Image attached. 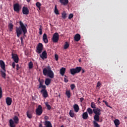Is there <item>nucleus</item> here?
<instances>
[{
    "mask_svg": "<svg viewBox=\"0 0 127 127\" xmlns=\"http://www.w3.org/2000/svg\"><path fill=\"white\" fill-rule=\"evenodd\" d=\"M19 27H17L16 28V33L17 34V37H19L21 34H22V32L23 33V35H25L26 33H27V25L23 24L22 21H20L19 22Z\"/></svg>",
    "mask_w": 127,
    "mask_h": 127,
    "instance_id": "f257e3e1",
    "label": "nucleus"
},
{
    "mask_svg": "<svg viewBox=\"0 0 127 127\" xmlns=\"http://www.w3.org/2000/svg\"><path fill=\"white\" fill-rule=\"evenodd\" d=\"M43 73L44 76H48L49 78H54V72L52 71L51 67L48 66L43 69Z\"/></svg>",
    "mask_w": 127,
    "mask_h": 127,
    "instance_id": "f03ea898",
    "label": "nucleus"
},
{
    "mask_svg": "<svg viewBox=\"0 0 127 127\" xmlns=\"http://www.w3.org/2000/svg\"><path fill=\"white\" fill-rule=\"evenodd\" d=\"M81 71H82V67L81 66H77L75 68H71L70 69V74L73 75L80 73Z\"/></svg>",
    "mask_w": 127,
    "mask_h": 127,
    "instance_id": "7ed1b4c3",
    "label": "nucleus"
},
{
    "mask_svg": "<svg viewBox=\"0 0 127 127\" xmlns=\"http://www.w3.org/2000/svg\"><path fill=\"white\" fill-rule=\"evenodd\" d=\"M43 50V44L42 43H39L38 46H37V49L36 52L38 54H41L42 53Z\"/></svg>",
    "mask_w": 127,
    "mask_h": 127,
    "instance_id": "20e7f679",
    "label": "nucleus"
},
{
    "mask_svg": "<svg viewBox=\"0 0 127 127\" xmlns=\"http://www.w3.org/2000/svg\"><path fill=\"white\" fill-rule=\"evenodd\" d=\"M59 41V34L56 32L53 35L52 41L54 43H57Z\"/></svg>",
    "mask_w": 127,
    "mask_h": 127,
    "instance_id": "39448f33",
    "label": "nucleus"
},
{
    "mask_svg": "<svg viewBox=\"0 0 127 127\" xmlns=\"http://www.w3.org/2000/svg\"><path fill=\"white\" fill-rule=\"evenodd\" d=\"M43 113V109L41 105H39L38 108L36 109V114L37 116H41Z\"/></svg>",
    "mask_w": 127,
    "mask_h": 127,
    "instance_id": "423d86ee",
    "label": "nucleus"
},
{
    "mask_svg": "<svg viewBox=\"0 0 127 127\" xmlns=\"http://www.w3.org/2000/svg\"><path fill=\"white\" fill-rule=\"evenodd\" d=\"M21 7L18 3H16L13 4V9L14 11L17 12V13H19V11H20Z\"/></svg>",
    "mask_w": 127,
    "mask_h": 127,
    "instance_id": "0eeeda50",
    "label": "nucleus"
},
{
    "mask_svg": "<svg viewBox=\"0 0 127 127\" xmlns=\"http://www.w3.org/2000/svg\"><path fill=\"white\" fill-rule=\"evenodd\" d=\"M12 58L15 63H18L19 59L18 58L17 55L15 54H12Z\"/></svg>",
    "mask_w": 127,
    "mask_h": 127,
    "instance_id": "6e6552de",
    "label": "nucleus"
},
{
    "mask_svg": "<svg viewBox=\"0 0 127 127\" xmlns=\"http://www.w3.org/2000/svg\"><path fill=\"white\" fill-rule=\"evenodd\" d=\"M41 93L43 94V97H44V98H47V97H48V93H47V90H46V88H43L41 90Z\"/></svg>",
    "mask_w": 127,
    "mask_h": 127,
    "instance_id": "1a4fd4ad",
    "label": "nucleus"
},
{
    "mask_svg": "<svg viewBox=\"0 0 127 127\" xmlns=\"http://www.w3.org/2000/svg\"><path fill=\"white\" fill-rule=\"evenodd\" d=\"M40 57L44 60V59H47V52L46 51H44L42 54L40 55Z\"/></svg>",
    "mask_w": 127,
    "mask_h": 127,
    "instance_id": "9d476101",
    "label": "nucleus"
},
{
    "mask_svg": "<svg viewBox=\"0 0 127 127\" xmlns=\"http://www.w3.org/2000/svg\"><path fill=\"white\" fill-rule=\"evenodd\" d=\"M22 13H23V14L27 15V14H28L29 13V10L28 9V8H27V7H25V6L23 7Z\"/></svg>",
    "mask_w": 127,
    "mask_h": 127,
    "instance_id": "9b49d317",
    "label": "nucleus"
},
{
    "mask_svg": "<svg viewBox=\"0 0 127 127\" xmlns=\"http://www.w3.org/2000/svg\"><path fill=\"white\" fill-rule=\"evenodd\" d=\"M43 83H44V80L41 79V81L39 82V89H41V88H42V89H46V86L43 85Z\"/></svg>",
    "mask_w": 127,
    "mask_h": 127,
    "instance_id": "f8f14e48",
    "label": "nucleus"
},
{
    "mask_svg": "<svg viewBox=\"0 0 127 127\" xmlns=\"http://www.w3.org/2000/svg\"><path fill=\"white\" fill-rule=\"evenodd\" d=\"M0 66L1 69L5 72V64H4V62L2 60L0 61Z\"/></svg>",
    "mask_w": 127,
    "mask_h": 127,
    "instance_id": "ddd939ff",
    "label": "nucleus"
},
{
    "mask_svg": "<svg viewBox=\"0 0 127 127\" xmlns=\"http://www.w3.org/2000/svg\"><path fill=\"white\" fill-rule=\"evenodd\" d=\"M101 109L99 108H95L93 109V113L95 115H101Z\"/></svg>",
    "mask_w": 127,
    "mask_h": 127,
    "instance_id": "4468645a",
    "label": "nucleus"
},
{
    "mask_svg": "<svg viewBox=\"0 0 127 127\" xmlns=\"http://www.w3.org/2000/svg\"><path fill=\"white\" fill-rule=\"evenodd\" d=\"M44 124L45 127H53L50 121H45Z\"/></svg>",
    "mask_w": 127,
    "mask_h": 127,
    "instance_id": "2eb2a0df",
    "label": "nucleus"
},
{
    "mask_svg": "<svg viewBox=\"0 0 127 127\" xmlns=\"http://www.w3.org/2000/svg\"><path fill=\"white\" fill-rule=\"evenodd\" d=\"M11 103H12V99L10 97H7L6 98V104L7 106H10Z\"/></svg>",
    "mask_w": 127,
    "mask_h": 127,
    "instance_id": "dca6fc26",
    "label": "nucleus"
},
{
    "mask_svg": "<svg viewBox=\"0 0 127 127\" xmlns=\"http://www.w3.org/2000/svg\"><path fill=\"white\" fill-rule=\"evenodd\" d=\"M59 1L63 5H67L69 2L68 0H59Z\"/></svg>",
    "mask_w": 127,
    "mask_h": 127,
    "instance_id": "f3484780",
    "label": "nucleus"
},
{
    "mask_svg": "<svg viewBox=\"0 0 127 127\" xmlns=\"http://www.w3.org/2000/svg\"><path fill=\"white\" fill-rule=\"evenodd\" d=\"M74 39L75 41H77V42L80 41V39H81V36L79 34H76L74 36Z\"/></svg>",
    "mask_w": 127,
    "mask_h": 127,
    "instance_id": "a211bd4d",
    "label": "nucleus"
},
{
    "mask_svg": "<svg viewBox=\"0 0 127 127\" xmlns=\"http://www.w3.org/2000/svg\"><path fill=\"white\" fill-rule=\"evenodd\" d=\"M43 41L45 43H47L48 42V39L47 38V34H44L43 36Z\"/></svg>",
    "mask_w": 127,
    "mask_h": 127,
    "instance_id": "6ab92c4d",
    "label": "nucleus"
},
{
    "mask_svg": "<svg viewBox=\"0 0 127 127\" xmlns=\"http://www.w3.org/2000/svg\"><path fill=\"white\" fill-rule=\"evenodd\" d=\"M45 84L46 85V86H49V85L51 84V79L46 78L45 79Z\"/></svg>",
    "mask_w": 127,
    "mask_h": 127,
    "instance_id": "aec40b11",
    "label": "nucleus"
},
{
    "mask_svg": "<svg viewBox=\"0 0 127 127\" xmlns=\"http://www.w3.org/2000/svg\"><path fill=\"white\" fill-rule=\"evenodd\" d=\"M73 109L74 110V112H75V113H78L79 112V105H78L77 104H74L73 105Z\"/></svg>",
    "mask_w": 127,
    "mask_h": 127,
    "instance_id": "412c9836",
    "label": "nucleus"
},
{
    "mask_svg": "<svg viewBox=\"0 0 127 127\" xmlns=\"http://www.w3.org/2000/svg\"><path fill=\"white\" fill-rule=\"evenodd\" d=\"M115 126L116 127H118L120 125H121V123L120 122V120L119 119H115L114 122Z\"/></svg>",
    "mask_w": 127,
    "mask_h": 127,
    "instance_id": "4be33fe9",
    "label": "nucleus"
},
{
    "mask_svg": "<svg viewBox=\"0 0 127 127\" xmlns=\"http://www.w3.org/2000/svg\"><path fill=\"white\" fill-rule=\"evenodd\" d=\"M65 71H66V68L64 67H62L60 69V74L62 76H64V74H65Z\"/></svg>",
    "mask_w": 127,
    "mask_h": 127,
    "instance_id": "5701e85b",
    "label": "nucleus"
},
{
    "mask_svg": "<svg viewBox=\"0 0 127 127\" xmlns=\"http://www.w3.org/2000/svg\"><path fill=\"white\" fill-rule=\"evenodd\" d=\"M13 120L14 123H15V124H18V123L19 122V119H18V117L17 116H14Z\"/></svg>",
    "mask_w": 127,
    "mask_h": 127,
    "instance_id": "b1692460",
    "label": "nucleus"
},
{
    "mask_svg": "<svg viewBox=\"0 0 127 127\" xmlns=\"http://www.w3.org/2000/svg\"><path fill=\"white\" fill-rule=\"evenodd\" d=\"M100 116L98 115H95L94 117V120L95 122H100Z\"/></svg>",
    "mask_w": 127,
    "mask_h": 127,
    "instance_id": "393cba45",
    "label": "nucleus"
},
{
    "mask_svg": "<svg viewBox=\"0 0 127 127\" xmlns=\"http://www.w3.org/2000/svg\"><path fill=\"white\" fill-rule=\"evenodd\" d=\"M14 122H13V120L12 119H10L9 120V126L10 127H15V125H14Z\"/></svg>",
    "mask_w": 127,
    "mask_h": 127,
    "instance_id": "a878e982",
    "label": "nucleus"
},
{
    "mask_svg": "<svg viewBox=\"0 0 127 127\" xmlns=\"http://www.w3.org/2000/svg\"><path fill=\"white\" fill-rule=\"evenodd\" d=\"M82 118L83 120H87L88 119V113L87 112H84L82 114Z\"/></svg>",
    "mask_w": 127,
    "mask_h": 127,
    "instance_id": "bb28decb",
    "label": "nucleus"
},
{
    "mask_svg": "<svg viewBox=\"0 0 127 127\" xmlns=\"http://www.w3.org/2000/svg\"><path fill=\"white\" fill-rule=\"evenodd\" d=\"M27 117L28 118V119H32V114H31V113L29 111H28L26 113Z\"/></svg>",
    "mask_w": 127,
    "mask_h": 127,
    "instance_id": "cd10ccee",
    "label": "nucleus"
},
{
    "mask_svg": "<svg viewBox=\"0 0 127 127\" xmlns=\"http://www.w3.org/2000/svg\"><path fill=\"white\" fill-rule=\"evenodd\" d=\"M87 112L90 116L91 115H93V110H92V109L90 108H87Z\"/></svg>",
    "mask_w": 127,
    "mask_h": 127,
    "instance_id": "c85d7f7f",
    "label": "nucleus"
},
{
    "mask_svg": "<svg viewBox=\"0 0 127 127\" xmlns=\"http://www.w3.org/2000/svg\"><path fill=\"white\" fill-rule=\"evenodd\" d=\"M65 94L68 99L71 97V93L70 92V91L67 90L65 92Z\"/></svg>",
    "mask_w": 127,
    "mask_h": 127,
    "instance_id": "c756f323",
    "label": "nucleus"
},
{
    "mask_svg": "<svg viewBox=\"0 0 127 127\" xmlns=\"http://www.w3.org/2000/svg\"><path fill=\"white\" fill-rule=\"evenodd\" d=\"M8 27L9 28V31H12L13 29V24L12 23H9L8 25Z\"/></svg>",
    "mask_w": 127,
    "mask_h": 127,
    "instance_id": "7c9ffc66",
    "label": "nucleus"
},
{
    "mask_svg": "<svg viewBox=\"0 0 127 127\" xmlns=\"http://www.w3.org/2000/svg\"><path fill=\"white\" fill-rule=\"evenodd\" d=\"M69 116L71 117V118H74L75 117V114H74V112L72 110H70L69 111Z\"/></svg>",
    "mask_w": 127,
    "mask_h": 127,
    "instance_id": "2f4dec72",
    "label": "nucleus"
},
{
    "mask_svg": "<svg viewBox=\"0 0 127 127\" xmlns=\"http://www.w3.org/2000/svg\"><path fill=\"white\" fill-rule=\"evenodd\" d=\"M1 75L2 78H3L4 79H5L6 77V74H5V72H4L3 71H1Z\"/></svg>",
    "mask_w": 127,
    "mask_h": 127,
    "instance_id": "473e14b6",
    "label": "nucleus"
},
{
    "mask_svg": "<svg viewBox=\"0 0 127 127\" xmlns=\"http://www.w3.org/2000/svg\"><path fill=\"white\" fill-rule=\"evenodd\" d=\"M45 105H46V107H47L48 110H51V106H50V105L48 104V102H46Z\"/></svg>",
    "mask_w": 127,
    "mask_h": 127,
    "instance_id": "72a5a7b5",
    "label": "nucleus"
},
{
    "mask_svg": "<svg viewBox=\"0 0 127 127\" xmlns=\"http://www.w3.org/2000/svg\"><path fill=\"white\" fill-rule=\"evenodd\" d=\"M68 48H69V44L68 43V42H66L64 45V49H68Z\"/></svg>",
    "mask_w": 127,
    "mask_h": 127,
    "instance_id": "f704fd0d",
    "label": "nucleus"
},
{
    "mask_svg": "<svg viewBox=\"0 0 127 127\" xmlns=\"http://www.w3.org/2000/svg\"><path fill=\"white\" fill-rule=\"evenodd\" d=\"M55 13L56 14H59V11L58 10V9H57V6H55Z\"/></svg>",
    "mask_w": 127,
    "mask_h": 127,
    "instance_id": "c9c22d12",
    "label": "nucleus"
},
{
    "mask_svg": "<svg viewBox=\"0 0 127 127\" xmlns=\"http://www.w3.org/2000/svg\"><path fill=\"white\" fill-rule=\"evenodd\" d=\"M29 69H32V68H33V63L32 62H30L29 63Z\"/></svg>",
    "mask_w": 127,
    "mask_h": 127,
    "instance_id": "e433bc0d",
    "label": "nucleus"
},
{
    "mask_svg": "<svg viewBox=\"0 0 127 127\" xmlns=\"http://www.w3.org/2000/svg\"><path fill=\"white\" fill-rule=\"evenodd\" d=\"M42 29H43V27L40 25L39 28V34L40 35H42Z\"/></svg>",
    "mask_w": 127,
    "mask_h": 127,
    "instance_id": "4c0bfd02",
    "label": "nucleus"
},
{
    "mask_svg": "<svg viewBox=\"0 0 127 127\" xmlns=\"http://www.w3.org/2000/svg\"><path fill=\"white\" fill-rule=\"evenodd\" d=\"M93 125L94 127H100V126L98 123L95 121H93Z\"/></svg>",
    "mask_w": 127,
    "mask_h": 127,
    "instance_id": "58836bf2",
    "label": "nucleus"
},
{
    "mask_svg": "<svg viewBox=\"0 0 127 127\" xmlns=\"http://www.w3.org/2000/svg\"><path fill=\"white\" fill-rule=\"evenodd\" d=\"M36 5L40 10V7L41 6V3L39 2H37L36 3Z\"/></svg>",
    "mask_w": 127,
    "mask_h": 127,
    "instance_id": "ea45409f",
    "label": "nucleus"
},
{
    "mask_svg": "<svg viewBox=\"0 0 127 127\" xmlns=\"http://www.w3.org/2000/svg\"><path fill=\"white\" fill-rule=\"evenodd\" d=\"M62 17L64 19H65V18L67 17V14L65 12H64L62 13Z\"/></svg>",
    "mask_w": 127,
    "mask_h": 127,
    "instance_id": "a19ab883",
    "label": "nucleus"
},
{
    "mask_svg": "<svg viewBox=\"0 0 127 127\" xmlns=\"http://www.w3.org/2000/svg\"><path fill=\"white\" fill-rule=\"evenodd\" d=\"M90 106L92 109H96V104L94 102H92Z\"/></svg>",
    "mask_w": 127,
    "mask_h": 127,
    "instance_id": "79ce46f5",
    "label": "nucleus"
},
{
    "mask_svg": "<svg viewBox=\"0 0 127 127\" xmlns=\"http://www.w3.org/2000/svg\"><path fill=\"white\" fill-rule=\"evenodd\" d=\"M1 98H2V89L0 87V99H1Z\"/></svg>",
    "mask_w": 127,
    "mask_h": 127,
    "instance_id": "37998d69",
    "label": "nucleus"
},
{
    "mask_svg": "<svg viewBox=\"0 0 127 127\" xmlns=\"http://www.w3.org/2000/svg\"><path fill=\"white\" fill-rule=\"evenodd\" d=\"M74 16V15L73 14L71 13L68 16V19H71V18H73V17Z\"/></svg>",
    "mask_w": 127,
    "mask_h": 127,
    "instance_id": "c03bdc74",
    "label": "nucleus"
},
{
    "mask_svg": "<svg viewBox=\"0 0 127 127\" xmlns=\"http://www.w3.org/2000/svg\"><path fill=\"white\" fill-rule=\"evenodd\" d=\"M75 84H72L70 85V88H71V90H73L74 89H75Z\"/></svg>",
    "mask_w": 127,
    "mask_h": 127,
    "instance_id": "a18cd8bd",
    "label": "nucleus"
},
{
    "mask_svg": "<svg viewBox=\"0 0 127 127\" xmlns=\"http://www.w3.org/2000/svg\"><path fill=\"white\" fill-rule=\"evenodd\" d=\"M59 58V57L58 56V55L56 54L55 55V58L56 61H58V58Z\"/></svg>",
    "mask_w": 127,
    "mask_h": 127,
    "instance_id": "49530a36",
    "label": "nucleus"
},
{
    "mask_svg": "<svg viewBox=\"0 0 127 127\" xmlns=\"http://www.w3.org/2000/svg\"><path fill=\"white\" fill-rule=\"evenodd\" d=\"M101 82L100 81H98L97 82V84L96 85L97 88H99V87H100V86H101Z\"/></svg>",
    "mask_w": 127,
    "mask_h": 127,
    "instance_id": "de8ad7c7",
    "label": "nucleus"
},
{
    "mask_svg": "<svg viewBox=\"0 0 127 127\" xmlns=\"http://www.w3.org/2000/svg\"><path fill=\"white\" fill-rule=\"evenodd\" d=\"M105 105L107 106V107H108V108H110V109H112V107L109 105V103L108 102H105Z\"/></svg>",
    "mask_w": 127,
    "mask_h": 127,
    "instance_id": "09e8293b",
    "label": "nucleus"
},
{
    "mask_svg": "<svg viewBox=\"0 0 127 127\" xmlns=\"http://www.w3.org/2000/svg\"><path fill=\"white\" fill-rule=\"evenodd\" d=\"M20 68V67L19 66V64H16V70H18Z\"/></svg>",
    "mask_w": 127,
    "mask_h": 127,
    "instance_id": "8fccbe9b",
    "label": "nucleus"
},
{
    "mask_svg": "<svg viewBox=\"0 0 127 127\" xmlns=\"http://www.w3.org/2000/svg\"><path fill=\"white\" fill-rule=\"evenodd\" d=\"M12 66L13 68H15V63L13 62L12 64Z\"/></svg>",
    "mask_w": 127,
    "mask_h": 127,
    "instance_id": "3c124183",
    "label": "nucleus"
},
{
    "mask_svg": "<svg viewBox=\"0 0 127 127\" xmlns=\"http://www.w3.org/2000/svg\"><path fill=\"white\" fill-rule=\"evenodd\" d=\"M68 79L67 78H64V82H65V83H67V82H68Z\"/></svg>",
    "mask_w": 127,
    "mask_h": 127,
    "instance_id": "603ef678",
    "label": "nucleus"
},
{
    "mask_svg": "<svg viewBox=\"0 0 127 127\" xmlns=\"http://www.w3.org/2000/svg\"><path fill=\"white\" fill-rule=\"evenodd\" d=\"M80 103H83V101H84V98L81 97L80 98Z\"/></svg>",
    "mask_w": 127,
    "mask_h": 127,
    "instance_id": "864d4df0",
    "label": "nucleus"
},
{
    "mask_svg": "<svg viewBox=\"0 0 127 127\" xmlns=\"http://www.w3.org/2000/svg\"><path fill=\"white\" fill-rule=\"evenodd\" d=\"M20 40H21V44H23L24 42H23V39L22 38V37L20 38Z\"/></svg>",
    "mask_w": 127,
    "mask_h": 127,
    "instance_id": "5fc2aeb1",
    "label": "nucleus"
},
{
    "mask_svg": "<svg viewBox=\"0 0 127 127\" xmlns=\"http://www.w3.org/2000/svg\"><path fill=\"white\" fill-rule=\"evenodd\" d=\"M81 70H82V73H85V70H84V69H82V68H81Z\"/></svg>",
    "mask_w": 127,
    "mask_h": 127,
    "instance_id": "6e6d98bb",
    "label": "nucleus"
},
{
    "mask_svg": "<svg viewBox=\"0 0 127 127\" xmlns=\"http://www.w3.org/2000/svg\"><path fill=\"white\" fill-rule=\"evenodd\" d=\"M45 119L48 120V117H47V116L45 117Z\"/></svg>",
    "mask_w": 127,
    "mask_h": 127,
    "instance_id": "4d7b16f0",
    "label": "nucleus"
},
{
    "mask_svg": "<svg viewBox=\"0 0 127 127\" xmlns=\"http://www.w3.org/2000/svg\"><path fill=\"white\" fill-rule=\"evenodd\" d=\"M28 2H30L31 0H26Z\"/></svg>",
    "mask_w": 127,
    "mask_h": 127,
    "instance_id": "13d9d810",
    "label": "nucleus"
},
{
    "mask_svg": "<svg viewBox=\"0 0 127 127\" xmlns=\"http://www.w3.org/2000/svg\"><path fill=\"white\" fill-rule=\"evenodd\" d=\"M103 103H105V104H106V103H107V101L103 100Z\"/></svg>",
    "mask_w": 127,
    "mask_h": 127,
    "instance_id": "bf43d9fd",
    "label": "nucleus"
},
{
    "mask_svg": "<svg viewBox=\"0 0 127 127\" xmlns=\"http://www.w3.org/2000/svg\"><path fill=\"white\" fill-rule=\"evenodd\" d=\"M41 81V80H40V78H39L38 81L40 82Z\"/></svg>",
    "mask_w": 127,
    "mask_h": 127,
    "instance_id": "052dcab7",
    "label": "nucleus"
},
{
    "mask_svg": "<svg viewBox=\"0 0 127 127\" xmlns=\"http://www.w3.org/2000/svg\"><path fill=\"white\" fill-rule=\"evenodd\" d=\"M98 103H99L100 104V103H101V102H100V101L98 100Z\"/></svg>",
    "mask_w": 127,
    "mask_h": 127,
    "instance_id": "680f3d73",
    "label": "nucleus"
},
{
    "mask_svg": "<svg viewBox=\"0 0 127 127\" xmlns=\"http://www.w3.org/2000/svg\"><path fill=\"white\" fill-rule=\"evenodd\" d=\"M99 100H100V98H98V101H99Z\"/></svg>",
    "mask_w": 127,
    "mask_h": 127,
    "instance_id": "e2e57ef3",
    "label": "nucleus"
},
{
    "mask_svg": "<svg viewBox=\"0 0 127 127\" xmlns=\"http://www.w3.org/2000/svg\"><path fill=\"white\" fill-rule=\"evenodd\" d=\"M61 127H64V126H62Z\"/></svg>",
    "mask_w": 127,
    "mask_h": 127,
    "instance_id": "0e129e2a",
    "label": "nucleus"
},
{
    "mask_svg": "<svg viewBox=\"0 0 127 127\" xmlns=\"http://www.w3.org/2000/svg\"><path fill=\"white\" fill-rule=\"evenodd\" d=\"M79 62H81V61H80V60H79Z\"/></svg>",
    "mask_w": 127,
    "mask_h": 127,
    "instance_id": "69168bd1",
    "label": "nucleus"
},
{
    "mask_svg": "<svg viewBox=\"0 0 127 127\" xmlns=\"http://www.w3.org/2000/svg\"><path fill=\"white\" fill-rule=\"evenodd\" d=\"M65 77H66V75H65Z\"/></svg>",
    "mask_w": 127,
    "mask_h": 127,
    "instance_id": "338daca9",
    "label": "nucleus"
}]
</instances>
